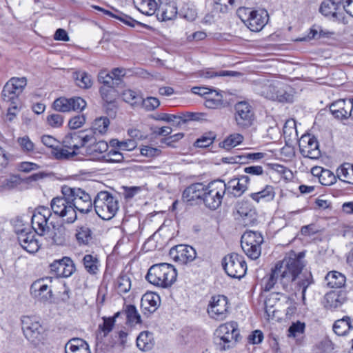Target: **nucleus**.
Listing matches in <instances>:
<instances>
[{"instance_id": "1", "label": "nucleus", "mask_w": 353, "mask_h": 353, "mask_svg": "<svg viewBox=\"0 0 353 353\" xmlns=\"http://www.w3.org/2000/svg\"><path fill=\"white\" fill-rule=\"evenodd\" d=\"M304 256V252H293L278 261L270 273L262 279V290L269 292L279 290L280 286L288 292L301 290L302 301L305 303L307 289L314 283V279L310 272H303L305 266Z\"/></svg>"}, {"instance_id": "2", "label": "nucleus", "mask_w": 353, "mask_h": 353, "mask_svg": "<svg viewBox=\"0 0 353 353\" xmlns=\"http://www.w3.org/2000/svg\"><path fill=\"white\" fill-rule=\"evenodd\" d=\"M177 277L174 267L167 263L152 265L145 276V279L153 285L168 288L176 281Z\"/></svg>"}, {"instance_id": "3", "label": "nucleus", "mask_w": 353, "mask_h": 353, "mask_svg": "<svg viewBox=\"0 0 353 353\" xmlns=\"http://www.w3.org/2000/svg\"><path fill=\"white\" fill-rule=\"evenodd\" d=\"M241 339L238 323L235 321L221 324L215 331L214 343L216 348L221 351L234 347Z\"/></svg>"}, {"instance_id": "4", "label": "nucleus", "mask_w": 353, "mask_h": 353, "mask_svg": "<svg viewBox=\"0 0 353 353\" xmlns=\"http://www.w3.org/2000/svg\"><path fill=\"white\" fill-rule=\"evenodd\" d=\"M96 214L103 220H110L119 210L118 199L108 191L97 193L93 200Z\"/></svg>"}, {"instance_id": "5", "label": "nucleus", "mask_w": 353, "mask_h": 353, "mask_svg": "<svg viewBox=\"0 0 353 353\" xmlns=\"http://www.w3.org/2000/svg\"><path fill=\"white\" fill-rule=\"evenodd\" d=\"M61 193L71 199V205L76 212L79 211L82 214H88L92 211V199L84 190L65 185L61 187Z\"/></svg>"}, {"instance_id": "6", "label": "nucleus", "mask_w": 353, "mask_h": 353, "mask_svg": "<svg viewBox=\"0 0 353 353\" xmlns=\"http://www.w3.org/2000/svg\"><path fill=\"white\" fill-rule=\"evenodd\" d=\"M225 194V183L222 180L213 181L206 185L202 203L210 210L217 209Z\"/></svg>"}, {"instance_id": "7", "label": "nucleus", "mask_w": 353, "mask_h": 353, "mask_svg": "<svg viewBox=\"0 0 353 353\" xmlns=\"http://www.w3.org/2000/svg\"><path fill=\"white\" fill-rule=\"evenodd\" d=\"M62 196H57L50 202L51 209L53 212L62 218L68 223H74L77 219V212L71 205L70 198L62 194Z\"/></svg>"}, {"instance_id": "8", "label": "nucleus", "mask_w": 353, "mask_h": 353, "mask_svg": "<svg viewBox=\"0 0 353 353\" xmlns=\"http://www.w3.org/2000/svg\"><path fill=\"white\" fill-rule=\"evenodd\" d=\"M223 268L228 276L232 278L241 279L246 273L247 264L242 255L232 253L223 259Z\"/></svg>"}, {"instance_id": "9", "label": "nucleus", "mask_w": 353, "mask_h": 353, "mask_svg": "<svg viewBox=\"0 0 353 353\" xmlns=\"http://www.w3.org/2000/svg\"><path fill=\"white\" fill-rule=\"evenodd\" d=\"M94 141V136L87 131H78L68 134L62 141L63 147L77 152L85 148L89 142Z\"/></svg>"}, {"instance_id": "10", "label": "nucleus", "mask_w": 353, "mask_h": 353, "mask_svg": "<svg viewBox=\"0 0 353 353\" xmlns=\"http://www.w3.org/2000/svg\"><path fill=\"white\" fill-rule=\"evenodd\" d=\"M52 213L48 208L39 206L37 208L31 218L32 229L37 234L44 235L50 231L49 219Z\"/></svg>"}, {"instance_id": "11", "label": "nucleus", "mask_w": 353, "mask_h": 353, "mask_svg": "<svg viewBox=\"0 0 353 353\" xmlns=\"http://www.w3.org/2000/svg\"><path fill=\"white\" fill-rule=\"evenodd\" d=\"M234 119L237 125L242 128H249L254 119L252 106L245 101L237 102L234 105Z\"/></svg>"}, {"instance_id": "12", "label": "nucleus", "mask_w": 353, "mask_h": 353, "mask_svg": "<svg viewBox=\"0 0 353 353\" xmlns=\"http://www.w3.org/2000/svg\"><path fill=\"white\" fill-rule=\"evenodd\" d=\"M22 330L26 338L37 344L42 338V327L35 316H23L21 319Z\"/></svg>"}, {"instance_id": "13", "label": "nucleus", "mask_w": 353, "mask_h": 353, "mask_svg": "<svg viewBox=\"0 0 353 353\" xmlns=\"http://www.w3.org/2000/svg\"><path fill=\"white\" fill-rule=\"evenodd\" d=\"M86 105V101L80 97L71 98L61 97L54 100L52 108L54 110L60 112H81L85 108Z\"/></svg>"}, {"instance_id": "14", "label": "nucleus", "mask_w": 353, "mask_h": 353, "mask_svg": "<svg viewBox=\"0 0 353 353\" xmlns=\"http://www.w3.org/2000/svg\"><path fill=\"white\" fill-rule=\"evenodd\" d=\"M301 154L305 158L318 159L321 157L319 144L316 137L310 134H305L299 141Z\"/></svg>"}, {"instance_id": "15", "label": "nucleus", "mask_w": 353, "mask_h": 353, "mask_svg": "<svg viewBox=\"0 0 353 353\" xmlns=\"http://www.w3.org/2000/svg\"><path fill=\"white\" fill-rule=\"evenodd\" d=\"M228 299L224 295L212 296L208 307L209 315L217 320H223L228 314Z\"/></svg>"}, {"instance_id": "16", "label": "nucleus", "mask_w": 353, "mask_h": 353, "mask_svg": "<svg viewBox=\"0 0 353 353\" xmlns=\"http://www.w3.org/2000/svg\"><path fill=\"white\" fill-rule=\"evenodd\" d=\"M15 233L17 235V239L21 246L29 253L37 252L40 248V244L35 239L34 232H32L27 228H18L17 224L15 225Z\"/></svg>"}, {"instance_id": "17", "label": "nucleus", "mask_w": 353, "mask_h": 353, "mask_svg": "<svg viewBox=\"0 0 353 353\" xmlns=\"http://www.w3.org/2000/svg\"><path fill=\"white\" fill-rule=\"evenodd\" d=\"M242 11L248 14V19L244 20V23L253 32H259L263 29L268 21V13L265 10H251L243 9Z\"/></svg>"}, {"instance_id": "18", "label": "nucleus", "mask_w": 353, "mask_h": 353, "mask_svg": "<svg viewBox=\"0 0 353 353\" xmlns=\"http://www.w3.org/2000/svg\"><path fill=\"white\" fill-rule=\"evenodd\" d=\"M170 256L176 262L186 264L196 258V252L192 246L181 244L170 249Z\"/></svg>"}, {"instance_id": "19", "label": "nucleus", "mask_w": 353, "mask_h": 353, "mask_svg": "<svg viewBox=\"0 0 353 353\" xmlns=\"http://www.w3.org/2000/svg\"><path fill=\"white\" fill-rule=\"evenodd\" d=\"M108 148L109 146L106 141L103 140L97 141V138L94 136V141L89 142L85 146V152L94 159H103V156L107 153Z\"/></svg>"}, {"instance_id": "20", "label": "nucleus", "mask_w": 353, "mask_h": 353, "mask_svg": "<svg viewBox=\"0 0 353 353\" xmlns=\"http://www.w3.org/2000/svg\"><path fill=\"white\" fill-rule=\"evenodd\" d=\"M324 300L325 307L333 310L340 307L347 301V294L344 291H332L325 295Z\"/></svg>"}, {"instance_id": "21", "label": "nucleus", "mask_w": 353, "mask_h": 353, "mask_svg": "<svg viewBox=\"0 0 353 353\" xmlns=\"http://www.w3.org/2000/svg\"><path fill=\"white\" fill-rule=\"evenodd\" d=\"M205 188L206 185L202 183L191 184L183 191V198L186 199L188 201L199 200L202 203Z\"/></svg>"}, {"instance_id": "22", "label": "nucleus", "mask_w": 353, "mask_h": 353, "mask_svg": "<svg viewBox=\"0 0 353 353\" xmlns=\"http://www.w3.org/2000/svg\"><path fill=\"white\" fill-rule=\"evenodd\" d=\"M178 8L176 3L171 1L162 5L156 12V16L159 21H166L173 20L176 17Z\"/></svg>"}, {"instance_id": "23", "label": "nucleus", "mask_w": 353, "mask_h": 353, "mask_svg": "<svg viewBox=\"0 0 353 353\" xmlns=\"http://www.w3.org/2000/svg\"><path fill=\"white\" fill-rule=\"evenodd\" d=\"M161 303L160 296L154 292H146L141 298V307L143 312L150 314L154 312Z\"/></svg>"}, {"instance_id": "24", "label": "nucleus", "mask_w": 353, "mask_h": 353, "mask_svg": "<svg viewBox=\"0 0 353 353\" xmlns=\"http://www.w3.org/2000/svg\"><path fill=\"white\" fill-rule=\"evenodd\" d=\"M65 353H91L87 342L80 338H73L65 346Z\"/></svg>"}, {"instance_id": "25", "label": "nucleus", "mask_w": 353, "mask_h": 353, "mask_svg": "<svg viewBox=\"0 0 353 353\" xmlns=\"http://www.w3.org/2000/svg\"><path fill=\"white\" fill-rule=\"evenodd\" d=\"M265 154L263 152H248L243 154L235 155L231 157L223 158V162L228 163H247L248 161H258L263 159Z\"/></svg>"}, {"instance_id": "26", "label": "nucleus", "mask_w": 353, "mask_h": 353, "mask_svg": "<svg viewBox=\"0 0 353 353\" xmlns=\"http://www.w3.org/2000/svg\"><path fill=\"white\" fill-rule=\"evenodd\" d=\"M339 7L334 6L330 0L322 2L319 10L325 17L334 21H340L343 18V12H338Z\"/></svg>"}, {"instance_id": "27", "label": "nucleus", "mask_w": 353, "mask_h": 353, "mask_svg": "<svg viewBox=\"0 0 353 353\" xmlns=\"http://www.w3.org/2000/svg\"><path fill=\"white\" fill-rule=\"evenodd\" d=\"M248 189V186L241 183L238 178L230 179L225 183V193L234 197L241 196Z\"/></svg>"}, {"instance_id": "28", "label": "nucleus", "mask_w": 353, "mask_h": 353, "mask_svg": "<svg viewBox=\"0 0 353 353\" xmlns=\"http://www.w3.org/2000/svg\"><path fill=\"white\" fill-rule=\"evenodd\" d=\"M275 194L274 187L270 185H266L262 190L251 193L250 197L256 203L261 201L270 202L274 200Z\"/></svg>"}, {"instance_id": "29", "label": "nucleus", "mask_w": 353, "mask_h": 353, "mask_svg": "<svg viewBox=\"0 0 353 353\" xmlns=\"http://www.w3.org/2000/svg\"><path fill=\"white\" fill-rule=\"evenodd\" d=\"M328 287L331 288H341L345 286L346 283L345 276L338 271L329 272L325 278Z\"/></svg>"}, {"instance_id": "30", "label": "nucleus", "mask_w": 353, "mask_h": 353, "mask_svg": "<svg viewBox=\"0 0 353 353\" xmlns=\"http://www.w3.org/2000/svg\"><path fill=\"white\" fill-rule=\"evenodd\" d=\"M137 10L145 15H152L156 13L158 3L156 0H133Z\"/></svg>"}, {"instance_id": "31", "label": "nucleus", "mask_w": 353, "mask_h": 353, "mask_svg": "<svg viewBox=\"0 0 353 353\" xmlns=\"http://www.w3.org/2000/svg\"><path fill=\"white\" fill-rule=\"evenodd\" d=\"M154 345L153 334L148 331L141 332L137 338V346L142 351H149Z\"/></svg>"}, {"instance_id": "32", "label": "nucleus", "mask_w": 353, "mask_h": 353, "mask_svg": "<svg viewBox=\"0 0 353 353\" xmlns=\"http://www.w3.org/2000/svg\"><path fill=\"white\" fill-rule=\"evenodd\" d=\"M351 329H353V319L348 316L336 320L333 325V331L339 336L346 335Z\"/></svg>"}, {"instance_id": "33", "label": "nucleus", "mask_w": 353, "mask_h": 353, "mask_svg": "<svg viewBox=\"0 0 353 353\" xmlns=\"http://www.w3.org/2000/svg\"><path fill=\"white\" fill-rule=\"evenodd\" d=\"M346 101L340 99L333 102L330 105V110L332 114L338 119H347L350 113L346 109Z\"/></svg>"}, {"instance_id": "34", "label": "nucleus", "mask_w": 353, "mask_h": 353, "mask_svg": "<svg viewBox=\"0 0 353 353\" xmlns=\"http://www.w3.org/2000/svg\"><path fill=\"white\" fill-rule=\"evenodd\" d=\"M263 243L262 234L256 231H247L241 236V245H261Z\"/></svg>"}, {"instance_id": "35", "label": "nucleus", "mask_w": 353, "mask_h": 353, "mask_svg": "<svg viewBox=\"0 0 353 353\" xmlns=\"http://www.w3.org/2000/svg\"><path fill=\"white\" fill-rule=\"evenodd\" d=\"M110 120L107 117L96 119L92 123L91 130L87 131L97 137L98 134H104L109 127Z\"/></svg>"}, {"instance_id": "36", "label": "nucleus", "mask_w": 353, "mask_h": 353, "mask_svg": "<svg viewBox=\"0 0 353 353\" xmlns=\"http://www.w3.org/2000/svg\"><path fill=\"white\" fill-rule=\"evenodd\" d=\"M72 77L77 86L83 89H89L92 85L91 76L85 71H76L73 72Z\"/></svg>"}, {"instance_id": "37", "label": "nucleus", "mask_w": 353, "mask_h": 353, "mask_svg": "<svg viewBox=\"0 0 353 353\" xmlns=\"http://www.w3.org/2000/svg\"><path fill=\"white\" fill-rule=\"evenodd\" d=\"M338 177L343 182L353 185V165L345 163L336 170Z\"/></svg>"}, {"instance_id": "38", "label": "nucleus", "mask_w": 353, "mask_h": 353, "mask_svg": "<svg viewBox=\"0 0 353 353\" xmlns=\"http://www.w3.org/2000/svg\"><path fill=\"white\" fill-rule=\"evenodd\" d=\"M76 239L79 245H88L92 239V232L87 225L77 228Z\"/></svg>"}, {"instance_id": "39", "label": "nucleus", "mask_w": 353, "mask_h": 353, "mask_svg": "<svg viewBox=\"0 0 353 353\" xmlns=\"http://www.w3.org/2000/svg\"><path fill=\"white\" fill-rule=\"evenodd\" d=\"M114 286L118 294H126L131 289L130 277L127 274H120L114 282Z\"/></svg>"}, {"instance_id": "40", "label": "nucleus", "mask_w": 353, "mask_h": 353, "mask_svg": "<svg viewBox=\"0 0 353 353\" xmlns=\"http://www.w3.org/2000/svg\"><path fill=\"white\" fill-rule=\"evenodd\" d=\"M105 13L112 17H114V18L122 21L123 23H125V25H128L130 27L134 28L136 26H139V27L148 28V26H147L144 23H142L139 21L132 19L131 17H130L125 14H123L122 12L114 14L110 11L105 10Z\"/></svg>"}, {"instance_id": "41", "label": "nucleus", "mask_w": 353, "mask_h": 353, "mask_svg": "<svg viewBox=\"0 0 353 353\" xmlns=\"http://www.w3.org/2000/svg\"><path fill=\"white\" fill-rule=\"evenodd\" d=\"M276 88L277 83L274 84L268 81L260 85L258 93L265 98L275 101V99L278 98V95L276 94Z\"/></svg>"}, {"instance_id": "42", "label": "nucleus", "mask_w": 353, "mask_h": 353, "mask_svg": "<svg viewBox=\"0 0 353 353\" xmlns=\"http://www.w3.org/2000/svg\"><path fill=\"white\" fill-rule=\"evenodd\" d=\"M85 270L90 274H96L99 271V261L96 256L85 254L83 259Z\"/></svg>"}, {"instance_id": "43", "label": "nucleus", "mask_w": 353, "mask_h": 353, "mask_svg": "<svg viewBox=\"0 0 353 353\" xmlns=\"http://www.w3.org/2000/svg\"><path fill=\"white\" fill-rule=\"evenodd\" d=\"M305 325L299 321L293 323L288 328L289 337H293L296 339L297 342L300 343L303 336L305 332Z\"/></svg>"}, {"instance_id": "44", "label": "nucleus", "mask_w": 353, "mask_h": 353, "mask_svg": "<svg viewBox=\"0 0 353 353\" xmlns=\"http://www.w3.org/2000/svg\"><path fill=\"white\" fill-rule=\"evenodd\" d=\"M179 16L188 21H193L197 17V10L192 3H185L181 8Z\"/></svg>"}, {"instance_id": "45", "label": "nucleus", "mask_w": 353, "mask_h": 353, "mask_svg": "<svg viewBox=\"0 0 353 353\" xmlns=\"http://www.w3.org/2000/svg\"><path fill=\"white\" fill-rule=\"evenodd\" d=\"M20 94L11 90L10 84L6 83L1 92V97L4 102L8 103H20Z\"/></svg>"}, {"instance_id": "46", "label": "nucleus", "mask_w": 353, "mask_h": 353, "mask_svg": "<svg viewBox=\"0 0 353 353\" xmlns=\"http://www.w3.org/2000/svg\"><path fill=\"white\" fill-rule=\"evenodd\" d=\"M289 89H290L289 86L285 85L281 83H277L276 94L278 95V98H276L275 101L281 103L292 102L293 101V95L288 92V90Z\"/></svg>"}, {"instance_id": "47", "label": "nucleus", "mask_w": 353, "mask_h": 353, "mask_svg": "<svg viewBox=\"0 0 353 353\" xmlns=\"http://www.w3.org/2000/svg\"><path fill=\"white\" fill-rule=\"evenodd\" d=\"M6 83L10 84L11 90L21 95L27 85V79L26 77H12Z\"/></svg>"}, {"instance_id": "48", "label": "nucleus", "mask_w": 353, "mask_h": 353, "mask_svg": "<svg viewBox=\"0 0 353 353\" xmlns=\"http://www.w3.org/2000/svg\"><path fill=\"white\" fill-rule=\"evenodd\" d=\"M248 203H242L237 210L239 214L245 220V223H250L254 219L255 210L252 208H249L246 205Z\"/></svg>"}, {"instance_id": "49", "label": "nucleus", "mask_w": 353, "mask_h": 353, "mask_svg": "<svg viewBox=\"0 0 353 353\" xmlns=\"http://www.w3.org/2000/svg\"><path fill=\"white\" fill-rule=\"evenodd\" d=\"M216 138V134L212 132H208L203 134L194 143V146L197 148H207L211 145Z\"/></svg>"}, {"instance_id": "50", "label": "nucleus", "mask_w": 353, "mask_h": 353, "mask_svg": "<svg viewBox=\"0 0 353 353\" xmlns=\"http://www.w3.org/2000/svg\"><path fill=\"white\" fill-rule=\"evenodd\" d=\"M243 140V137L240 134H233L226 138L221 144L226 150H230L239 144Z\"/></svg>"}, {"instance_id": "51", "label": "nucleus", "mask_w": 353, "mask_h": 353, "mask_svg": "<svg viewBox=\"0 0 353 353\" xmlns=\"http://www.w3.org/2000/svg\"><path fill=\"white\" fill-rule=\"evenodd\" d=\"M52 155L55 159L59 160L70 159L76 156L78 152L75 151H68V150L61 148L59 145L56 147V149L52 150Z\"/></svg>"}, {"instance_id": "52", "label": "nucleus", "mask_w": 353, "mask_h": 353, "mask_svg": "<svg viewBox=\"0 0 353 353\" xmlns=\"http://www.w3.org/2000/svg\"><path fill=\"white\" fill-rule=\"evenodd\" d=\"M123 99L132 105L140 104L141 97L132 90H125L122 93Z\"/></svg>"}, {"instance_id": "53", "label": "nucleus", "mask_w": 353, "mask_h": 353, "mask_svg": "<svg viewBox=\"0 0 353 353\" xmlns=\"http://www.w3.org/2000/svg\"><path fill=\"white\" fill-rule=\"evenodd\" d=\"M99 91L104 101L108 103H112L114 102L117 95L114 86H101Z\"/></svg>"}, {"instance_id": "54", "label": "nucleus", "mask_w": 353, "mask_h": 353, "mask_svg": "<svg viewBox=\"0 0 353 353\" xmlns=\"http://www.w3.org/2000/svg\"><path fill=\"white\" fill-rule=\"evenodd\" d=\"M127 320L130 323H141V316L139 314L136 307L133 305H128L125 309Z\"/></svg>"}, {"instance_id": "55", "label": "nucleus", "mask_w": 353, "mask_h": 353, "mask_svg": "<svg viewBox=\"0 0 353 353\" xmlns=\"http://www.w3.org/2000/svg\"><path fill=\"white\" fill-rule=\"evenodd\" d=\"M225 76H230V77H240L241 76V73L239 72L235 71H228V70H223L219 72H215L213 71H203L202 72L201 77L206 78V79H210L215 77H225Z\"/></svg>"}, {"instance_id": "56", "label": "nucleus", "mask_w": 353, "mask_h": 353, "mask_svg": "<svg viewBox=\"0 0 353 353\" xmlns=\"http://www.w3.org/2000/svg\"><path fill=\"white\" fill-rule=\"evenodd\" d=\"M279 293L270 294L264 302L265 311L268 317H274V305L279 299L277 297Z\"/></svg>"}, {"instance_id": "57", "label": "nucleus", "mask_w": 353, "mask_h": 353, "mask_svg": "<svg viewBox=\"0 0 353 353\" xmlns=\"http://www.w3.org/2000/svg\"><path fill=\"white\" fill-rule=\"evenodd\" d=\"M66 232L63 227H59L54 230L52 236V240L54 244L57 245H63L66 242Z\"/></svg>"}, {"instance_id": "58", "label": "nucleus", "mask_w": 353, "mask_h": 353, "mask_svg": "<svg viewBox=\"0 0 353 353\" xmlns=\"http://www.w3.org/2000/svg\"><path fill=\"white\" fill-rule=\"evenodd\" d=\"M245 254L251 259H257L261 253V245H241Z\"/></svg>"}, {"instance_id": "59", "label": "nucleus", "mask_w": 353, "mask_h": 353, "mask_svg": "<svg viewBox=\"0 0 353 353\" xmlns=\"http://www.w3.org/2000/svg\"><path fill=\"white\" fill-rule=\"evenodd\" d=\"M214 93V97L212 95H208L205 106L209 108H216L221 106L223 103L222 95L218 93L216 90L213 91V94Z\"/></svg>"}, {"instance_id": "60", "label": "nucleus", "mask_w": 353, "mask_h": 353, "mask_svg": "<svg viewBox=\"0 0 353 353\" xmlns=\"http://www.w3.org/2000/svg\"><path fill=\"white\" fill-rule=\"evenodd\" d=\"M123 159V154L114 149H112L103 156V159L109 163H121Z\"/></svg>"}, {"instance_id": "61", "label": "nucleus", "mask_w": 353, "mask_h": 353, "mask_svg": "<svg viewBox=\"0 0 353 353\" xmlns=\"http://www.w3.org/2000/svg\"><path fill=\"white\" fill-rule=\"evenodd\" d=\"M62 261L65 262L66 263L64 265L62 272L59 277H69L75 271V265L72 261V260L67 256H64L62 258Z\"/></svg>"}, {"instance_id": "62", "label": "nucleus", "mask_w": 353, "mask_h": 353, "mask_svg": "<svg viewBox=\"0 0 353 353\" xmlns=\"http://www.w3.org/2000/svg\"><path fill=\"white\" fill-rule=\"evenodd\" d=\"M102 319L103 322L99 325V330L103 334V337H105L112 330L114 325V318L103 316Z\"/></svg>"}, {"instance_id": "63", "label": "nucleus", "mask_w": 353, "mask_h": 353, "mask_svg": "<svg viewBox=\"0 0 353 353\" xmlns=\"http://www.w3.org/2000/svg\"><path fill=\"white\" fill-rule=\"evenodd\" d=\"M319 181L323 185H331L336 181V177L330 170L324 169L319 174Z\"/></svg>"}, {"instance_id": "64", "label": "nucleus", "mask_w": 353, "mask_h": 353, "mask_svg": "<svg viewBox=\"0 0 353 353\" xmlns=\"http://www.w3.org/2000/svg\"><path fill=\"white\" fill-rule=\"evenodd\" d=\"M140 103L146 111H152L160 105L159 100L152 97H149L144 99L141 98Z\"/></svg>"}]
</instances>
